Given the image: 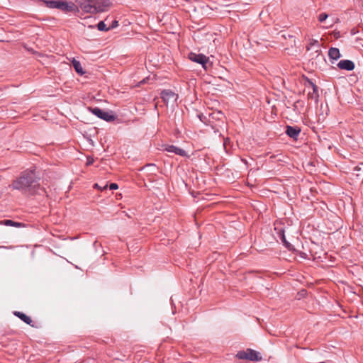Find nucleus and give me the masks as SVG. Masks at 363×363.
Segmentation results:
<instances>
[{
  "mask_svg": "<svg viewBox=\"0 0 363 363\" xmlns=\"http://www.w3.org/2000/svg\"><path fill=\"white\" fill-rule=\"evenodd\" d=\"M197 116L201 121L204 122L203 119L206 118V117L203 116V114L200 113V114H198Z\"/></svg>",
  "mask_w": 363,
  "mask_h": 363,
  "instance_id": "a878e982",
  "label": "nucleus"
},
{
  "mask_svg": "<svg viewBox=\"0 0 363 363\" xmlns=\"http://www.w3.org/2000/svg\"><path fill=\"white\" fill-rule=\"evenodd\" d=\"M118 26V21H113L112 22L111 26H109V27H110V28H111H111H114L117 27Z\"/></svg>",
  "mask_w": 363,
  "mask_h": 363,
  "instance_id": "393cba45",
  "label": "nucleus"
},
{
  "mask_svg": "<svg viewBox=\"0 0 363 363\" xmlns=\"http://www.w3.org/2000/svg\"><path fill=\"white\" fill-rule=\"evenodd\" d=\"M72 65L75 69V71L80 75H82L84 72L81 66V64L79 61L76 60L74 58L72 60Z\"/></svg>",
  "mask_w": 363,
  "mask_h": 363,
  "instance_id": "a211bd4d",
  "label": "nucleus"
},
{
  "mask_svg": "<svg viewBox=\"0 0 363 363\" xmlns=\"http://www.w3.org/2000/svg\"><path fill=\"white\" fill-rule=\"evenodd\" d=\"M328 18V15L325 13H321L318 16V20L320 23H323Z\"/></svg>",
  "mask_w": 363,
  "mask_h": 363,
  "instance_id": "4be33fe9",
  "label": "nucleus"
},
{
  "mask_svg": "<svg viewBox=\"0 0 363 363\" xmlns=\"http://www.w3.org/2000/svg\"><path fill=\"white\" fill-rule=\"evenodd\" d=\"M163 147H164V150H165L168 152H172V153H174L175 155L182 156V157H188L187 153L184 150L179 148L175 145H165Z\"/></svg>",
  "mask_w": 363,
  "mask_h": 363,
  "instance_id": "9d476101",
  "label": "nucleus"
},
{
  "mask_svg": "<svg viewBox=\"0 0 363 363\" xmlns=\"http://www.w3.org/2000/svg\"><path fill=\"white\" fill-rule=\"evenodd\" d=\"M189 59L192 62L199 63L202 65L203 68L207 69V64L208 62V57L203 54H196L194 52H190L189 54Z\"/></svg>",
  "mask_w": 363,
  "mask_h": 363,
  "instance_id": "0eeeda50",
  "label": "nucleus"
},
{
  "mask_svg": "<svg viewBox=\"0 0 363 363\" xmlns=\"http://www.w3.org/2000/svg\"><path fill=\"white\" fill-rule=\"evenodd\" d=\"M328 56L331 60H337L341 57V54L338 48H330L328 50Z\"/></svg>",
  "mask_w": 363,
  "mask_h": 363,
  "instance_id": "2eb2a0df",
  "label": "nucleus"
},
{
  "mask_svg": "<svg viewBox=\"0 0 363 363\" xmlns=\"http://www.w3.org/2000/svg\"><path fill=\"white\" fill-rule=\"evenodd\" d=\"M13 315L18 318H20L22 321L26 323V324L30 325L31 327H35V325L33 324L32 319L26 315L25 313L20 312V311H14Z\"/></svg>",
  "mask_w": 363,
  "mask_h": 363,
  "instance_id": "4468645a",
  "label": "nucleus"
},
{
  "mask_svg": "<svg viewBox=\"0 0 363 363\" xmlns=\"http://www.w3.org/2000/svg\"><path fill=\"white\" fill-rule=\"evenodd\" d=\"M92 114L107 122L113 121L116 118L111 111H104L98 107L92 108Z\"/></svg>",
  "mask_w": 363,
  "mask_h": 363,
  "instance_id": "423d86ee",
  "label": "nucleus"
},
{
  "mask_svg": "<svg viewBox=\"0 0 363 363\" xmlns=\"http://www.w3.org/2000/svg\"><path fill=\"white\" fill-rule=\"evenodd\" d=\"M361 166L359 165H357V166H355L353 169L354 171H356V172H359L362 170V167H363V163H362L360 164Z\"/></svg>",
  "mask_w": 363,
  "mask_h": 363,
  "instance_id": "b1692460",
  "label": "nucleus"
},
{
  "mask_svg": "<svg viewBox=\"0 0 363 363\" xmlns=\"http://www.w3.org/2000/svg\"><path fill=\"white\" fill-rule=\"evenodd\" d=\"M96 27H97L98 30L100 31H108L111 29V28L109 26L108 27L106 26V24H105V23L103 21H100L96 25Z\"/></svg>",
  "mask_w": 363,
  "mask_h": 363,
  "instance_id": "412c9836",
  "label": "nucleus"
},
{
  "mask_svg": "<svg viewBox=\"0 0 363 363\" xmlns=\"http://www.w3.org/2000/svg\"><path fill=\"white\" fill-rule=\"evenodd\" d=\"M10 187L12 189L28 191L30 194H34L40 187L35 170L27 169L22 172L20 176L12 182Z\"/></svg>",
  "mask_w": 363,
  "mask_h": 363,
  "instance_id": "f257e3e1",
  "label": "nucleus"
},
{
  "mask_svg": "<svg viewBox=\"0 0 363 363\" xmlns=\"http://www.w3.org/2000/svg\"><path fill=\"white\" fill-rule=\"evenodd\" d=\"M50 9H57L64 12H76L77 6L74 2L62 0H41Z\"/></svg>",
  "mask_w": 363,
  "mask_h": 363,
  "instance_id": "f03ea898",
  "label": "nucleus"
},
{
  "mask_svg": "<svg viewBox=\"0 0 363 363\" xmlns=\"http://www.w3.org/2000/svg\"><path fill=\"white\" fill-rule=\"evenodd\" d=\"M74 4L77 6L76 11L80 9L84 13H91V0H75Z\"/></svg>",
  "mask_w": 363,
  "mask_h": 363,
  "instance_id": "1a4fd4ad",
  "label": "nucleus"
},
{
  "mask_svg": "<svg viewBox=\"0 0 363 363\" xmlns=\"http://www.w3.org/2000/svg\"><path fill=\"white\" fill-rule=\"evenodd\" d=\"M285 133L289 137L296 140L301 133V128L296 126L287 125Z\"/></svg>",
  "mask_w": 363,
  "mask_h": 363,
  "instance_id": "f8f14e48",
  "label": "nucleus"
},
{
  "mask_svg": "<svg viewBox=\"0 0 363 363\" xmlns=\"http://www.w3.org/2000/svg\"><path fill=\"white\" fill-rule=\"evenodd\" d=\"M160 97L163 102L167 105L169 102L172 100V101H176L178 95L176 94L174 91L169 89H164L161 91L160 93Z\"/></svg>",
  "mask_w": 363,
  "mask_h": 363,
  "instance_id": "6e6552de",
  "label": "nucleus"
},
{
  "mask_svg": "<svg viewBox=\"0 0 363 363\" xmlns=\"http://www.w3.org/2000/svg\"><path fill=\"white\" fill-rule=\"evenodd\" d=\"M118 189V186L116 183H111L109 185V190H116Z\"/></svg>",
  "mask_w": 363,
  "mask_h": 363,
  "instance_id": "5701e85b",
  "label": "nucleus"
},
{
  "mask_svg": "<svg viewBox=\"0 0 363 363\" xmlns=\"http://www.w3.org/2000/svg\"><path fill=\"white\" fill-rule=\"evenodd\" d=\"M279 238L281 239L283 245L288 249V250H291L292 249V245L286 240V237H285V234H284V230H281L279 233Z\"/></svg>",
  "mask_w": 363,
  "mask_h": 363,
  "instance_id": "dca6fc26",
  "label": "nucleus"
},
{
  "mask_svg": "<svg viewBox=\"0 0 363 363\" xmlns=\"http://www.w3.org/2000/svg\"><path fill=\"white\" fill-rule=\"evenodd\" d=\"M235 357L240 359H247L255 362H259L262 359V357L259 355V353L252 349L239 351L236 354Z\"/></svg>",
  "mask_w": 363,
  "mask_h": 363,
  "instance_id": "7ed1b4c3",
  "label": "nucleus"
},
{
  "mask_svg": "<svg viewBox=\"0 0 363 363\" xmlns=\"http://www.w3.org/2000/svg\"><path fill=\"white\" fill-rule=\"evenodd\" d=\"M86 158H87L86 164L90 165L91 164V156H87Z\"/></svg>",
  "mask_w": 363,
  "mask_h": 363,
  "instance_id": "bb28decb",
  "label": "nucleus"
},
{
  "mask_svg": "<svg viewBox=\"0 0 363 363\" xmlns=\"http://www.w3.org/2000/svg\"><path fill=\"white\" fill-rule=\"evenodd\" d=\"M94 189H96L101 192L106 193L108 190V184L107 182H103L101 184H99L98 183H95L93 186Z\"/></svg>",
  "mask_w": 363,
  "mask_h": 363,
  "instance_id": "6ab92c4d",
  "label": "nucleus"
},
{
  "mask_svg": "<svg viewBox=\"0 0 363 363\" xmlns=\"http://www.w3.org/2000/svg\"><path fill=\"white\" fill-rule=\"evenodd\" d=\"M1 224L9 225V226H14V227H21L24 225L22 223L15 222L12 220H4L0 222Z\"/></svg>",
  "mask_w": 363,
  "mask_h": 363,
  "instance_id": "f3484780",
  "label": "nucleus"
},
{
  "mask_svg": "<svg viewBox=\"0 0 363 363\" xmlns=\"http://www.w3.org/2000/svg\"><path fill=\"white\" fill-rule=\"evenodd\" d=\"M111 4L109 0H92V13L105 12Z\"/></svg>",
  "mask_w": 363,
  "mask_h": 363,
  "instance_id": "39448f33",
  "label": "nucleus"
},
{
  "mask_svg": "<svg viewBox=\"0 0 363 363\" xmlns=\"http://www.w3.org/2000/svg\"><path fill=\"white\" fill-rule=\"evenodd\" d=\"M307 82L313 89L312 92H309L308 94V98L317 102L319 98L318 87L313 83L312 80L307 79Z\"/></svg>",
  "mask_w": 363,
  "mask_h": 363,
  "instance_id": "9b49d317",
  "label": "nucleus"
},
{
  "mask_svg": "<svg viewBox=\"0 0 363 363\" xmlns=\"http://www.w3.org/2000/svg\"><path fill=\"white\" fill-rule=\"evenodd\" d=\"M337 67L340 69L352 71L354 69V63L350 60H340L337 63Z\"/></svg>",
  "mask_w": 363,
  "mask_h": 363,
  "instance_id": "ddd939ff",
  "label": "nucleus"
},
{
  "mask_svg": "<svg viewBox=\"0 0 363 363\" xmlns=\"http://www.w3.org/2000/svg\"><path fill=\"white\" fill-rule=\"evenodd\" d=\"M308 52L311 51L310 55H313L315 57H320V60H325L324 56L322 55L320 45L318 40L310 39L308 45L306 46Z\"/></svg>",
  "mask_w": 363,
  "mask_h": 363,
  "instance_id": "20e7f679",
  "label": "nucleus"
},
{
  "mask_svg": "<svg viewBox=\"0 0 363 363\" xmlns=\"http://www.w3.org/2000/svg\"><path fill=\"white\" fill-rule=\"evenodd\" d=\"M94 248L99 256L104 255V250L102 249L101 244L95 241L93 244L92 249Z\"/></svg>",
  "mask_w": 363,
  "mask_h": 363,
  "instance_id": "aec40b11",
  "label": "nucleus"
}]
</instances>
